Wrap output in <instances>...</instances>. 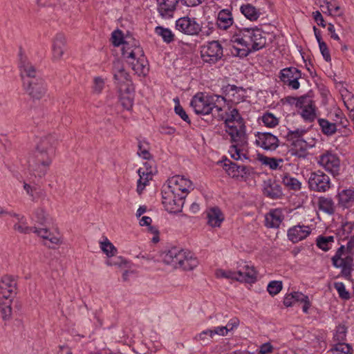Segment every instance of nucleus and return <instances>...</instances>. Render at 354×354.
I'll list each match as a JSON object with an SVG mask.
<instances>
[{"instance_id": "473e14b6", "label": "nucleus", "mask_w": 354, "mask_h": 354, "mask_svg": "<svg viewBox=\"0 0 354 354\" xmlns=\"http://www.w3.org/2000/svg\"><path fill=\"white\" fill-rule=\"evenodd\" d=\"M233 24V18L228 10H222L218 12L217 25L221 29L225 30Z\"/></svg>"}, {"instance_id": "a18cd8bd", "label": "nucleus", "mask_w": 354, "mask_h": 354, "mask_svg": "<svg viewBox=\"0 0 354 354\" xmlns=\"http://www.w3.org/2000/svg\"><path fill=\"white\" fill-rule=\"evenodd\" d=\"M155 32L160 36L164 41L167 43H170L174 39V34L169 28L157 26L155 29Z\"/></svg>"}, {"instance_id": "1a4fd4ad", "label": "nucleus", "mask_w": 354, "mask_h": 354, "mask_svg": "<svg viewBox=\"0 0 354 354\" xmlns=\"http://www.w3.org/2000/svg\"><path fill=\"white\" fill-rule=\"evenodd\" d=\"M201 54L204 62L215 64L223 55V47L218 41H212L201 47Z\"/></svg>"}, {"instance_id": "2eb2a0df", "label": "nucleus", "mask_w": 354, "mask_h": 354, "mask_svg": "<svg viewBox=\"0 0 354 354\" xmlns=\"http://www.w3.org/2000/svg\"><path fill=\"white\" fill-rule=\"evenodd\" d=\"M254 136L257 146L264 150H275L279 146V139L270 133L257 132Z\"/></svg>"}, {"instance_id": "774afa93", "label": "nucleus", "mask_w": 354, "mask_h": 354, "mask_svg": "<svg viewBox=\"0 0 354 354\" xmlns=\"http://www.w3.org/2000/svg\"><path fill=\"white\" fill-rule=\"evenodd\" d=\"M274 347L270 342H266L259 346V354H270L273 352Z\"/></svg>"}, {"instance_id": "20e7f679", "label": "nucleus", "mask_w": 354, "mask_h": 354, "mask_svg": "<svg viewBox=\"0 0 354 354\" xmlns=\"http://www.w3.org/2000/svg\"><path fill=\"white\" fill-rule=\"evenodd\" d=\"M56 140L52 135L44 137L37 146L34 156L30 161L32 169L40 177L44 176L52 162Z\"/></svg>"}, {"instance_id": "c85d7f7f", "label": "nucleus", "mask_w": 354, "mask_h": 354, "mask_svg": "<svg viewBox=\"0 0 354 354\" xmlns=\"http://www.w3.org/2000/svg\"><path fill=\"white\" fill-rule=\"evenodd\" d=\"M224 169L227 174L232 178L243 176L247 173V168L244 165H237L230 160L224 164Z\"/></svg>"}, {"instance_id": "393cba45", "label": "nucleus", "mask_w": 354, "mask_h": 354, "mask_svg": "<svg viewBox=\"0 0 354 354\" xmlns=\"http://www.w3.org/2000/svg\"><path fill=\"white\" fill-rule=\"evenodd\" d=\"M207 223L212 227H219L225 219L218 207H214L207 211Z\"/></svg>"}, {"instance_id": "0e129e2a", "label": "nucleus", "mask_w": 354, "mask_h": 354, "mask_svg": "<svg viewBox=\"0 0 354 354\" xmlns=\"http://www.w3.org/2000/svg\"><path fill=\"white\" fill-rule=\"evenodd\" d=\"M299 295V302L303 304L302 310L304 313H308V309L310 306V302L309 301V298L308 296L301 293V295Z\"/></svg>"}, {"instance_id": "09e8293b", "label": "nucleus", "mask_w": 354, "mask_h": 354, "mask_svg": "<svg viewBox=\"0 0 354 354\" xmlns=\"http://www.w3.org/2000/svg\"><path fill=\"white\" fill-rule=\"evenodd\" d=\"M215 276L218 279H227L237 281V272L230 270L218 269L215 272Z\"/></svg>"}, {"instance_id": "ddd939ff", "label": "nucleus", "mask_w": 354, "mask_h": 354, "mask_svg": "<svg viewBox=\"0 0 354 354\" xmlns=\"http://www.w3.org/2000/svg\"><path fill=\"white\" fill-rule=\"evenodd\" d=\"M17 289V281L13 277H2L0 280V299H14Z\"/></svg>"}, {"instance_id": "8fccbe9b", "label": "nucleus", "mask_w": 354, "mask_h": 354, "mask_svg": "<svg viewBox=\"0 0 354 354\" xmlns=\"http://www.w3.org/2000/svg\"><path fill=\"white\" fill-rule=\"evenodd\" d=\"M334 288L342 299L348 300L351 298L349 292L346 289L345 285L342 282L334 283Z\"/></svg>"}, {"instance_id": "37998d69", "label": "nucleus", "mask_w": 354, "mask_h": 354, "mask_svg": "<svg viewBox=\"0 0 354 354\" xmlns=\"http://www.w3.org/2000/svg\"><path fill=\"white\" fill-rule=\"evenodd\" d=\"M261 122L268 128H274L279 124V120L274 114L267 112L261 117Z\"/></svg>"}, {"instance_id": "39448f33", "label": "nucleus", "mask_w": 354, "mask_h": 354, "mask_svg": "<svg viewBox=\"0 0 354 354\" xmlns=\"http://www.w3.org/2000/svg\"><path fill=\"white\" fill-rule=\"evenodd\" d=\"M224 104V97L220 95H205L203 93H198L192 99L190 105L196 114L208 115L212 113L214 117V110L216 106Z\"/></svg>"}, {"instance_id": "a211bd4d", "label": "nucleus", "mask_w": 354, "mask_h": 354, "mask_svg": "<svg viewBox=\"0 0 354 354\" xmlns=\"http://www.w3.org/2000/svg\"><path fill=\"white\" fill-rule=\"evenodd\" d=\"M113 72L118 89L121 86H133L129 75L126 72L120 60L114 61Z\"/></svg>"}, {"instance_id": "0eeeda50", "label": "nucleus", "mask_w": 354, "mask_h": 354, "mask_svg": "<svg viewBox=\"0 0 354 354\" xmlns=\"http://www.w3.org/2000/svg\"><path fill=\"white\" fill-rule=\"evenodd\" d=\"M175 194H178L185 198L190 191L194 189L192 182L183 176L176 175L169 178L167 184L164 185Z\"/></svg>"}, {"instance_id": "13d9d810", "label": "nucleus", "mask_w": 354, "mask_h": 354, "mask_svg": "<svg viewBox=\"0 0 354 354\" xmlns=\"http://www.w3.org/2000/svg\"><path fill=\"white\" fill-rule=\"evenodd\" d=\"M113 258L109 257L106 261V264L109 266H115L122 268L126 265V261L122 257H113Z\"/></svg>"}, {"instance_id": "b1692460", "label": "nucleus", "mask_w": 354, "mask_h": 354, "mask_svg": "<svg viewBox=\"0 0 354 354\" xmlns=\"http://www.w3.org/2000/svg\"><path fill=\"white\" fill-rule=\"evenodd\" d=\"M66 49V39L62 34H57L53 41V59L59 61Z\"/></svg>"}, {"instance_id": "ea45409f", "label": "nucleus", "mask_w": 354, "mask_h": 354, "mask_svg": "<svg viewBox=\"0 0 354 354\" xmlns=\"http://www.w3.org/2000/svg\"><path fill=\"white\" fill-rule=\"evenodd\" d=\"M261 162L270 167V169L272 170L279 169L282 170V163L283 162V160L281 158H270L267 156H263L261 158Z\"/></svg>"}, {"instance_id": "e2e57ef3", "label": "nucleus", "mask_w": 354, "mask_h": 354, "mask_svg": "<svg viewBox=\"0 0 354 354\" xmlns=\"http://www.w3.org/2000/svg\"><path fill=\"white\" fill-rule=\"evenodd\" d=\"M299 295V302L303 304L302 310L304 313H308V309L310 306V302L309 301V298L308 296L301 293V295Z\"/></svg>"}, {"instance_id": "cd10ccee", "label": "nucleus", "mask_w": 354, "mask_h": 354, "mask_svg": "<svg viewBox=\"0 0 354 354\" xmlns=\"http://www.w3.org/2000/svg\"><path fill=\"white\" fill-rule=\"evenodd\" d=\"M178 268L183 270H192L198 265V261L189 251L185 250Z\"/></svg>"}, {"instance_id": "7c9ffc66", "label": "nucleus", "mask_w": 354, "mask_h": 354, "mask_svg": "<svg viewBox=\"0 0 354 354\" xmlns=\"http://www.w3.org/2000/svg\"><path fill=\"white\" fill-rule=\"evenodd\" d=\"M315 145V140L314 138H308V141H303L299 140H295L293 145L295 148V154L298 157H305L306 151L314 147Z\"/></svg>"}, {"instance_id": "4468645a", "label": "nucleus", "mask_w": 354, "mask_h": 354, "mask_svg": "<svg viewBox=\"0 0 354 354\" xmlns=\"http://www.w3.org/2000/svg\"><path fill=\"white\" fill-rule=\"evenodd\" d=\"M176 28L178 30L188 35H196L201 30V25L195 19L184 17L176 21Z\"/></svg>"}, {"instance_id": "412c9836", "label": "nucleus", "mask_w": 354, "mask_h": 354, "mask_svg": "<svg viewBox=\"0 0 354 354\" xmlns=\"http://www.w3.org/2000/svg\"><path fill=\"white\" fill-rule=\"evenodd\" d=\"M119 90L120 102L127 110H130L133 104L134 87L133 86H121Z\"/></svg>"}, {"instance_id": "f8f14e48", "label": "nucleus", "mask_w": 354, "mask_h": 354, "mask_svg": "<svg viewBox=\"0 0 354 354\" xmlns=\"http://www.w3.org/2000/svg\"><path fill=\"white\" fill-rule=\"evenodd\" d=\"M318 163L333 176L339 174L340 160L338 156L330 151H326L319 157Z\"/></svg>"}, {"instance_id": "680f3d73", "label": "nucleus", "mask_w": 354, "mask_h": 354, "mask_svg": "<svg viewBox=\"0 0 354 354\" xmlns=\"http://www.w3.org/2000/svg\"><path fill=\"white\" fill-rule=\"evenodd\" d=\"M104 86V81L102 78L97 77L94 78L93 90V92L99 94L102 92Z\"/></svg>"}, {"instance_id": "bb28decb", "label": "nucleus", "mask_w": 354, "mask_h": 354, "mask_svg": "<svg viewBox=\"0 0 354 354\" xmlns=\"http://www.w3.org/2000/svg\"><path fill=\"white\" fill-rule=\"evenodd\" d=\"M256 279L257 272L254 267L246 265L241 270L237 271V281L253 283Z\"/></svg>"}, {"instance_id": "338daca9", "label": "nucleus", "mask_w": 354, "mask_h": 354, "mask_svg": "<svg viewBox=\"0 0 354 354\" xmlns=\"http://www.w3.org/2000/svg\"><path fill=\"white\" fill-rule=\"evenodd\" d=\"M319 50L321 51V53L322 54L324 59L326 61H330V55L329 50L327 47L326 44L324 41H322L319 42Z\"/></svg>"}, {"instance_id": "79ce46f5", "label": "nucleus", "mask_w": 354, "mask_h": 354, "mask_svg": "<svg viewBox=\"0 0 354 354\" xmlns=\"http://www.w3.org/2000/svg\"><path fill=\"white\" fill-rule=\"evenodd\" d=\"M51 218L49 214L42 208H38L35 212V221L41 225H46L50 223Z\"/></svg>"}, {"instance_id": "f03ea898", "label": "nucleus", "mask_w": 354, "mask_h": 354, "mask_svg": "<svg viewBox=\"0 0 354 354\" xmlns=\"http://www.w3.org/2000/svg\"><path fill=\"white\" fill-rule=\"evenodd\" d=\"M270 35L259 28H243L230 39V52L233 56L245 57L250 53L266 47Z\"/></svg>"}, {"instance_id": "7ed1b4c3", "label": "nucleus", "mask_w": 354, "mask_h": 354, "mask_svg": "<svg viewBox=\"0 0 354 354\" xmlns=\"http://www.w3.org/2000/svg\"><path fill=\"white\" fill-rule=\"evenodd\" d=\"M112 42L115 46L122 44V56L137 75L145 76L147 74L148 62L137 41L133 39L124 40L122 31L118 30L112 33Z\"/></svg>"}, {"instance_id": "dca6fc26", "label": "nucleus", "mask_w": 354, "mask_h": 354, "mask_svg": "<svg viewBox=\"0 0 354 354\" xmlns=\"http://www.w3.org/2000/svg\"><path fill=\"white\" fill-rule=\"evenodd\" d=\"M300 77V71L294 67L284 68L280 73L281 80L293 89L299 88V82L298 80Z\"/></svg>"}, {"instance_id": "9d476101", "label": "nucleus", "mask_w": 354, "mask_h": 354, "mask_svg": "<svg viewBox=\"0 0 354 354\" xmlns=\"http://www.w3.org/2000/svg\"><path fill=\"white\" fill-rule=\"evenodd\" d=\"M26 93L34 100L43 98L47 93V86L43 79L24 80L23 85Z\"/></svg>"}, {"instance_id": "6e6d98bb", "label": "nucleus", "mask_w": 354, "mask_h": 354, "mask_svg": "<svg viewBox=\"0 0 354 354\" xmlns=\"http://www.w3.org/2000/svg\"><path fill=\"white\" fill-rule=\"evenodd\" d=\"M298 295H301V292H294L286 295L283 299V304L286 306L289 307L293 306L296 302H299Z\"/></svg>"}, {"instance_id": "2f4dec72", "label": "nucleus", "mask_w": 354, "mask_h": 354, "mask_svg": "<svg viewBox=\"0 0 354 354\" xmlns=\"http://www.w3.org/2000/svg\"><path fill=\"white\" fill-rule=\"evenodd\" d=\"M281 183L289 189L298 191L301 189V183L288 173L282 172L279 174Z\"/></svg>"}, {"instance_id": "423d86ee", "label": "nucleus", "mask_w": 354, "mask_h": 354, "mask_svg": "<svg viewBox=\"0 0 354 354\" xmlns=\"http://www.w3.org/2000/svg\"><path fill=\"white\" fill-rule=\"evenodd\" d=\"M353 256L343 245L337 248L331 258L332 265L335 268L340 269L342 276L346 278L351 277L353 270Z\"/></svg>"}, {"instance_id": "a19ab883", "label": "nucleus", "mask_w": 354, "mask_h": 354, "mask_svg": "<svg viewBox=\"0 0 354 354\" xmlns=\"http://www.w3.org/2000/svg\"><path fill=\"white\" fill-rule=\"evenodd\" d=\"M354 201V190L351 189H344L339 193V202L344 207Z\"/></svg>"}, {"instance_id": "de8ad7c7", "label": "nucleus", "mask_w": 354, "mask_h": 354, "mask_svg": "<svg viewBox=\"0 0 354 354\" xmlns=\"http://www.w3.org/2000/svg\"><path fill=\"white\" fill-rule=\"evenodd\" d=\"M331 351L333 354H351L352 348L349 344L342 342H337Z\"/></svg>"}, {"instance_id": "4c0bfd02", "label": "nucleus", "mask_w": 354, "mask_h": 354, "mask_svg": "<svg viewBox=\"0 0 354 354\" xmlns=\"http://www.w3.org/2000/svg\"><path fill=\"white\" fill-rule=\"evenodd\" d=\"M318 123L324 135L332 136L337 131L336 124L330 122L326 119L320 118L318 120Z\"/></svg>"}, {"instance_id": "aec40b11", "label": "nucleus", "mask_w": 354, "mask_h": 354, "mask_svg": "<svg viewBox=\"0 0 354 354\" xmlns=\"http://www.w3.org/2000/svg\"><path fill=\"white\" fill-rule=\"evenodd\" d=\"M20 75L23 80H32L40 78L35 67L26 58H21L19 63Z\"/></svg>"}, {"instance_id": "3c124183", "label": "nucleus", "mask_w": 354, "mask_h": 354, "mask_svg": "<svg viewBox=\"0 0 354 354\" xmlns=\"http://www.w3.org/2000/svg\"><path fill=\"white\" fill-rule=\"evenodd\" d=\"M347 328L344 325H339L337 326L334 334V342H342L346 339Z\"/></svg>"}, {"instance_id": "c756f323", "label": "nucleus", "mask_w": 354, "mask_h": 354, "mask_svg": "<svg viewBox=\"0 0 354 354\" xmlns=\"http://www.w3.org/2000/svg\"><path fill=\"white\" fill-rule=\"evenodd\" d=\"M12 216H14L17 220L13 226L15 231L26 234L32 232L34 228L28 225L27 220L24 216L13 213Z\"/></svg>"}, {"instance_id": "5701e85b", "label": "nucleus", "mask_w": 354, "mask_h": 354, "mask_svg": "<svg viewBox=\"0 0 354 354\" xmlns=\"http://www.w3.org/2000/svg\"><path fill=\"white\" fill-rule=\"evenodd\" d=\"M310 229L306 225H295L288 231V239L293 243L305 239L310 234Z\"/></svg>"}, {"instance_id": "bf43d9fd", "label": "nucleus", "mask_w": 354, "mask_h": 354, "mask_svg": "<svg viewBox=\"0 0 354 354\" xmlns=\"http://www.w3.org/2000/svg\"><path fill=\"white\" fill-rule=\"evenodd\" d=\"M138 155L142 158L143 159H149L151 155L149 151V147L147 144L139 142L138 144V150L137 152Z\"/></svg>"}, {"instance_id": "f257e3e1", "label": "nucleus", "mask_w": 354, "mask_h": 354, "mask_svg": "<svg viewBox=\"0 0 354 354\" xmlns=\"http://www.w3.org/2000/svg\"><path fill=\"white\" fill-rule=\"evenodd\" d=\"M214 111V118L224 120L225 131L233 143L229 149L231 157L236 160H248L245 125L238 110L228 106L224 101V104L216 106Z\"/></svg>"}, {"instance_id": "c9c22d12", "label": "nucleus", "mask_w": 354, "mask_h": 354, "mask_svg": "<svg viewBox=\"0 0 354 354\" xmlns=\"http://www.w3.org/2000/svg\"><path fill=\"white\" fill-rule=\"evenodd\" d=\"M13 299H0V312L3 320H9L12 317V304Z\"/></svg>"}, {"instance_id": "f3484780", "label": "nucleus", "mask_w": 354, "mask_h": 354, "mask_svg": "<svg viewBox=\"0 0 354 354\" xmlns=\"http://www.w3.org/2000/svg\"><path fill=\"white\" fill-rule=\"evenodd\" d=\"M184 251V250L176 247L171 248L162 253V260L165 264L177 269L182 258H184L183 257Z\"/></svg>"}, {"instance_id": "603ef678", "label": "nucleus", "mask_w": 354, "mask_h": 354, "mask_svg": "<svg viewBox=\"0 0 354 354\" xmlns=\"http://www.w3.org/2000/svg\"><path fill=\"white\" fill-rule=\"evenodd\" d=\"M212 338H213L212 331L206 330L196 335L194 339L201 344H207Z\"/></svg>"}, {"instance_id": "58836bf2", "label": "nucleus", "mask_w": 354, "mask_h": 354, "mask_svg": "<svg viewBox=\"0 0 354 354\" xmlns=\"http://www.w3.org/2000/svg\"><path fill=\"white\" fill-rule=\"evenodd\" d=\"M100 247L108 257H113L115 256L118 252L117 248L106 237L100 242Z\"/></svg>"}, {"instance_id": "9b49d317", "label": "nucleus", "mask_w": 354, "mask_h": 354, "mask_svg": "<svg viewBox=\"0 0 354 354\" xmlns=\"http://www.w3.org/2000/svg\"><path fill=\"white\" fill-rule=\"evenodd\" d=\"M308 184L310 189L319 192H325L330 187L329 176L321 171L310 174Z\"/></svg>"}, {"instance_id": "a878e982", "label": "nucleus", "mask_w": 354, "mask_h": 354, "mask_svg": "<svg viewBox=\"0 0 354 354\" xmlns=\"http://www.w3.org/2000/svg\"><path fill=\"white\" fill-rule=\"evenodd\" d=\"M283 220V215L281 209H272L266 215V225L268 227L277 228L279 227Z\"/></svg>"}, {"instance_id": "49530a36", "label": "nucleus", "mask_w": 354, "mask_h": 354, "mask_svg": "<svg viewBox=\"0 0 354 354\" xmlns=\"http://www.w3.org/2000/svg\"><path fill=\"white\" fill-rule=\"evenodd\" d=\"M232 93V102L234 103H239L245 97V90L241 87L232 86L230 88Z\"/></svg>"}, {"instance_id": "5fc2aeb1", "label": "nucleus", "mask_w": 354, "mask_h": 354, "mask_svg": "<svg viewBox=\"0 0 354 354\" xmlns=\"http://www.w3.org/2000/svg\"><path fill=\"white\" fill-rule=\"evenodd\" d=\"M282 282L280 281H272L267 287V290L270 295L274 296L277 295L282 290Z\"/></svg>"}, {"instance_id": "052dcab7", "label": "nucleus", "mask_w": 354, "mask_h": 354, "mask_svg": "<svg viewBox=\"0 0 354 354\" xmlns=\"http://www.w3.org/2000/svg\"><path fill=\"white\" fill-rule=\"evenodd\" d=\"M174 100L176 103L174 109L176 113L184 121L189 122V117L183 108L180 105L179 100L178 98H175Z\"/></svg>"}, {"instance_id": "864d4df0", "label": "nucleus", "mask_w": 354, "mask_h": 354, "mask_svg": "<svg viewBox=\"0 0 354 354\" xmlns=\"http://www.w3.org/2000/svg\"><path fill=\"white\" fill-rule=\"evenodd\" d=\"M138 174H141L143 177H145L149 180H151L155 174L154 169L152 168L151 165L149 162H145L143 167H140L138 171Z\"/></svg>"}, {"instance_id": "c03bdc74", "label": "nucleus", "mask_w": 354, "mask_h": 354, "mask_svg": "<svg viewBox=\"0 0 354 354\" xmlns=\"http://www.w3.org/2000/svg\"><path fill=\"white\" fill-rule=\"evenodd\" d=\"M264 194L271 198H278L282 195V190L279 185L273 184L264 188Z\"/></svg>"}, {"instance_id": "6ab92c4d", "label": "nucleus", "mask_w": 354, "mask_h": 354, "mask_svg": "<svg viewBox=\"0 0 354 354\" xmlns=\"http://www.w3.org/2000/svg\"><path fill=\"white\" fill-rule=\"evenodd\" d=\"M297 105L301 109V115L305 120L313 122L315 119V106L310 99L301 97L298 100Z\"/></svg>"}, {"instance_id": "4be33fe9", "label": "nucleus", "mask_w": 354, "mask_h": 354, "mask_svg": "<svg viewBox=\"0 0 354 354\" xmlns=\"http://www.w3.org/2000/svg\"><path fill=\"white\" fill-rule=\"evenodd\" d=\"M158 11L164 18L172 17L180 0H157Z\"/></svg>"}, {"instance_id": "6e6552de", "label": "nucleus", "mask_w": 354, "mask_h": 354, "mask_svg": "<svg viewBox=\"0 0 354 354\" xmlns=\"http://www.w3.org/2000/svg\"><path fill=\"white\" fill-rule=\"evenodd\" d=\"M162 204L165 209L170 213L181 212L184 205V199L178 194H175L171 189L163 186L162 190Z\"/></svg>"}, {"instance_id": "4d7b16f0", "label": "nucleus", "mask_w": 354, "mask_h": 354, "mask_svg": "<svg viewBox=\"0 0 354 354\" xmlns=\"http://www.w3.org/2000/svg\"><path fill=\"white\" fill-rule=\"evenodd\" d=\"M327 12L330 15H339V6L334 0H326Z\"/></svg>"}, {"instance_id": "f704fd0d", "label": "nucleus", "mask_w": 354, "mask_h": 354, "mask_svg": "<svg viewBox=\"0 0 354 354\" xmlns=\"http://www.w3.org/2000/svg\"><path fill=\"white\" fill-rule=\"evenodd\" d=\"M241 13L250 21H256L260 16V12L254 6L247 3L241 6Z\"/></svg>"}, {"instance_id": "69168bd1", "label": "nucleus", "mask_w": 354, "mask_h": 354, "mask_svg": "<svg viewBox=\"0 0 354 354\" xmlns=\"http://www.w3.org/2000/svg\"><path fill=\"white\" fill-rule=\"evenodd\" d=\"M139 174V179L138 180V185H137V192L140 194L144 189L145 188L146 185L148 184L149 180L147 179L145 177H143L141 174Z\"/></svg>"}, {"instance_id": "72a5a7b5", "label": "nucleus", "mask_w": 354, "mask_h": 354, "mask_svg": "<svg viewBox=\"0 0 354 354\" xmlns=\"http://www.w3.org/2000/svg\"><path fill=\"white\" fill-rule=\"evenodd\" d=\"M335 243L333 236H318L316 239L317 246L322 250L327 252L330 250Z\"/></svg>"}, {"instance_id": "e433bc0d", "label": "nucleus", "mask_w": 354, "mask_h": 354, "mask_svg": "<svg viewBox=\"0 0 354 354\" xmlns=\"http://www.w3.org/2000/svg\"><path fill=\"white\" fill-rule=\"evenodd\" d=\"M318 208L325 213L331 214L335 211L334 203L331 198L320 197L318 199Z\"/></svg>"}]
</instances>
